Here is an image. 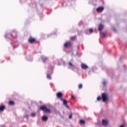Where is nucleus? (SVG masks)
Returning a JSON list of instances; mask_svg holds the SVG:
<instances>
[{"label": "nucleus", "instance_id": "f257e3e1", "mask_svg": "<svg viewBox=\"0 0 127 127\" xmlns=\"http://www.w3.org/2000/svg\"><path fill=\"white\" fill-rule=\"evenodd\" d=\"M56 96L58 99H60L61 101L63 102L64 106V107H65V108L67 109H69V106L67 105L68 104V101L62 98V97H63V94H62L61 92H58L56 94Z\"/></svg>", "mask_w": 127, "mask_h": 127}, {"label": "nucleus", "instance_id": "f03ea898", "mask_svg": "<svg viewBox=\"0 0 127 127\" xmlns=\"http://www.w3.org/2000/svg\"><path fill=\"white\" fill-rule=\"evenodd\" d=\"M10 36L13 38H16L17 37V32L15 30H13L10 34H6L5 35V37H6V38H9Z\"/></svg>", "mask_w": 127, "mask_h": 127}, {"label": "nucleus", "instance_id": "7ed1b4c3", "mask_svg": "<svg viewBox=\"0 0 127 127\" xmlns=\"http://www.w3.org/2000/svg\"><path fill=\"white\" fill-rule=\"evenodd\" d=\"M39 111H43V112H45L46 114H51V110L50 109H48L47 107L44 106H41L39 108Z\"/></svg>", "mask_w": 127, "mask_h": 127}, {"label": "nucleus", "instance_id": "20e7f679", "mask_svg": "<svg viewBox=\"0 0 127 127\" xmlns=\"http://www.w3.org/2000/svg\"><path fill=\"white\" fill-rule=\"evenodd\" d=\"M28 42H29L30 44H36V43H38L39 42H38L36 39L32 36H30L28 39Z\"/></svg>", "mask_w": 127, "mask_h": 127}, {"label": "nucleus", "instance_id": "39448f33", "mask_svg": "<svg viewBox=\"0 0 127 127\" xmlns=\"http://www.w3.org/2000/svg\"><path fill=\"white\" fill-rule=\"evenodd\" d=\"M103 102H108L109 101V94L107 93H104L101 95Z\"/></svg>", "mask_w": 127, "mask_h": 127}, {"label": "nucleus", "instance_id": "423d86ee", "mask_svg": "<svg viewBox=\"0 0 127 127\" xmlns=\"http://www.w3.org/2000/svg\"><path fill=\"white\" fill-rule=\"evenodd\" d=\"M72 46V43L70 41H67L64 44V48H70Z\"/></svg>", "mask_w": 127, "mask_h": 127}, {"label": "nucleus", "instance_id": "0eeeda50", "mask_svg": "<svg viewBox=\"0 0 127 127\" xmlns=\"http://www.w3.org/2000/svg\"><path fill=\"white\" fill-rule=\"evenodd\" d=\"M53 73V70L51 69V70H49L47 72V78L49 80H51V74Z\"/></svg>", "mask_w": 127, "mask_h": 127}, {"label": "nucleus", "instance_id": "6e6552de", "mask_svg": "<svg viewBox=\"0 0 127 127\" xmlns=\"http://www.w3.org/2000/svg\"><path fill=\"white\" fill-rule=\"evenodd\" d=\"M68 65L69 69H72V70H74V69L76 68V66L73 64H72V62H68Z\"/></svg>", "mask_w": 127, "mask_h": 127}, {"label": "nucleus", "instance_id": "1a4fd4ad", "mask_svg": "<svg viewBox=\"0 0 127 127\" xmlns=\"http://www.w3.org/2000/svg\"><path fill=\"white\" fill-rule=\"evenodd\" d=\"M103 29H104V24L100 23L98 25V30L99 32L102 31Z\"/></svg>", "mask_w": 127, "mask_h": 127}, {"label": "nucleus", "instance_id": "9d476101", "mask_svg": "<svg viewBox=\"0 0 127 127\" xmlns=\"http://www.w3.org/2000/svg\"><path fill=\"white\" fill-rule=\"evenodd\" d=\"M102 126H104V127H107L109 125V121L107 120H102Z\"/></svg>", "mask_w": 127, "mask_h": 127}, {"label": "nucleus", "instance_id": "9b49d317", "mask_svg": "<svg viewBox=\"0 0 127 127\" xmlns=\"http://www.w3.org/2000/svg\"><path fill=\"white\" fill-rule=\"evenodd\" d=\"M96 11L97 12H102V11H104V7L103 6H100L98 7L96 9Z\"/></svg>", "mask_w": 127, "mask_h": 127}, {"label": "nucleus", "instance_id": "f8f14e48", "mask_svg": "<svg viewBox=\"0 0 127 127\" xmlns=\"http://www.w3.org/2000/svg\"><path fill=\"white\" fill-rule=\"evenodd\" d=\"M99 33L102 38H105V37H107V34H105V33L103 32L102 31L99 32Z\"/></svg>", "mask_w": 127, "mask_h": 127}, {"label": "nucleus", "instance_id": "ddd939ff", "mask_svg": "<svg viewBox=\"0 0 127 127\" xmlns=\"http://www.w3.org/2000/svg\"><path fill=\"white\" fill-rule=\"evenodd\" d=\"M41 59L42 60V62L44 63L48 60V58L45 57V56H42L41 57Z\"/></svg>", "mask_w": 127, "mask_h": 127}, {"label": "nucleus", "instance_id": "4468645a", "mask_svg": "<svg viewBox=\"0 0 127 127\" xmlns=\"http://www.w3.org/2000/svg\"><path fill=\"white\" fill-rule=\"evenodd\" d=\"M81 67L82 69H84V70H86V69H88V67L87 65L85 64H81Z\"/></svg>", "mask_w": 127, "mask_h": 127}, {"label": "nucleus", "instance_id": "2eb2a0df", "mask_svg": "<svg viewBox=\"0 0 127 127\" xmlns=\"http://www.w3.org/2000/svg\"><path fill=\"white\" fill-rule=\"evenodd\" d=\"M48 120V117L46 116H43L42 117V121H43V122H47V121Z\"/></svg>", "mask_w": 127, "mask_h": 127}, {"label": "nucleus", "instance_id": "dca6fc26", "mask_svg": "<svg viewBox=\"0 0 127 127\" xmlns=\"http://www.w3.org/2000/svg\"><path fill=\"white\" fill-rule=\"evenodd\" d=\"M5 109V106L4 105H0V113H1L4 111Z\"/></svg>", "mask_w": 127, "mask_h": 127}, {"label": "nucleus", "instance_id": "f3484780", "mask_svg": "<svg viewBox=\"0 0 127 127\" xmlns=\"http://www.w3.org/2000/svg\"><path fill=\"white\" fill-rule=\"evenodd\" d=\"M76 39H77V36H71L70 38V40L71 41H74V40H76Z\"/></svg>", "mask_w": 127, "mask_h": 127}, {"label": "nucleus", "instance_id": "a211bd4d", "mask_svg": "<svg viewBox=\"0 0 127 127\" xmlns=\"http://www.w3.org/2000/svg\"><path fill=\"white\" fill-rule=\"evenodd\" d=\"M8 105L9 106H14V105H15V103H14V101L10 100L8 102Z\"/></svg>", "mask_w": 127, "mask_h": 127}, {"label": "nucleus", "instance_id": "6ab92c4d", "mask_svg": "<svg viewBox=\"0 0 127 127\" xmlns=\"http://www.w3.org/2000/svg\"><path fill=\"white\" fill-rule=\"evenodd\" d=\"M85 121H84V120H80V121H79V124H80V125H85Z\"/></svg>", "mask_w": 127, "mask_h": 127}, {"label": "nucleus", "instance_id": "aec40b11", "mask_svg": "<svg viewBox=\"0 0 127 127\" xmlns=\"http://www.w3.org/2000/svg\"><path fill=\"white\" fill-rule=\"evenodd\" d=\"M71 99L72 100H73V101H75L76 100V96L73 94L71 95Z\"/></svg>", "mask_w": 127, "mask_h": 127}, {"label": "nucleus", "instance_id": "412c9836", "mask_svg": "<svg viewBox=\"0 0 127 127\" xmlns=\"http://www.w3.org/2000/svg\"><path fill=\"white\" fill-rule=\"evenodd\" d=\"M88 32L91 34V33H93V32H94V30L93 29H88Z\"/></svg>", "mask_w": 127, "mask_h": 127}, {"label": "nucleus", "instance_id": "4be33fe9", "mask_svg": "<svg viewBox=\"0 0 127 127\" xmlns=\"http://www.w3.org/2000/svg\"><path fill=\"white\" fill-rule=\"evenodd\" d=\"M78 89H82V88H83V84L81 83L78 84Z\"/></svg>", "mask_w": 127, "mask_h": 127}, {"label": "nucleus", "instance_id": "5701e85b", "mask_svg": "<svg viewBox=\"0 0 127 127\" xmlns=\"http://www.w3.org/2000/svg\"><path fill=\"white\" fill-rule=\"evenodd\" d=\"M101 100H102V96L101 97L100 96H98L97 98V101H98V102L101 101Z\"/></svg>", "mask_w": 127, "mask_h": 127}, {"label": "nucleus", "instance_id": "b1692460", "mask_svg": "<svg viewBox=\"0 0 127 127\" xmlns=\"http://www.w3.org/2000/svg\"><path fill=\"white\" fill-rule=\"evenodd\" d=\"M72 117H73V114L72 113H70L68 117V119H72Z\"/></svg>", "mask_w": 127, "mask_h": 127}, {"label": "nucleus", "instance_id": "393cba45", "mask_svg": "<svg viewBox=\"0 0 127 127\" xmlns=\"http://www.w3.org/2000/svg\"><path fill=\"white\" fill-rule=\"evenodd\" d=\"M103 86H107V82H106V81H104L103 82Z\"/></svg>", "mask_w": 127, "mask_h": 127}, {"label": "nucleus", "instance_id": "a878e982", "mask_svg": "<svg viewBox=\"0 0 127 127\" xmlns=\"http://www.w3.org/2000/svg\"><path fill=\"white\" fill-rule=\"evenodd\" d=\"M6 59L7 60H8V61H9V60H10V58H9V57H6Z\"/></svg>", "mask_w": 127, "mask_h": 127}, {"label": "nucleus", "instance_id": "bb28decb", "mask_svg": "<svg viewBox=\"0 0 127 127\" xmlns=\"http://www.w3.org/2000/svg\"><path fill=\"white\" fill-rule=\"evenodd\" d=\"M31 116H32V117H35V114H34V113H32V114H31Z\"/></svg>", "mask_w": 127, "mask_h": 127}, {"label": "nucleus", "instance_id": "cd10ccee", "mask_svg": "<svg viewBox=\"0 0 127 127\" xmlns=\"http://www.w3.org/2000/svg\"><path fill=\"white\" fill-rule=\"evenodd\" d=\"M24 118H28V116L27 115H25V116H24Z\"/></svg>", "mask_w": 127, "mask_h": 127}, {"label": "nucleus", "instance_id": "c85d7f7f", "mask_svg": "<svg viewBox=\"0 0 127 127\" xmlns=\"http://www.w3.org/2000/svg\"><path fill=\"white\" fill-rule=\"evenodd\" d=\"M3 62H4V61H1V63H3Z\"/></svg>", "mask_w": 127, "mask_h": 127}, {"label": "nucleus", "instance_id": "c756f323", "mask_svg": "<svg viewBox=\"0 0 127 127\" xmlns=\"http://www.w3.org/2000/svg\"><path fill=\"white\" fill-rule=\"evenodd\" d=\"M64 0L65 1H69V0Z\"/></svg>", "mask_w": 127, "mask_h": 127}, {"label": "nucleus", "instance_id": "7c9ffc66", "mask_svg": "<svg viewBox=\"0 0 127 127\" xmlns=\"http://www.w3.org/2000/svg\"><path fill=\"white\" fill-rule=\"evenodd\" d=\"M116 29H114V31H116Z\"/></svg>", "mask_w": 127, "mask_h": 127}, {"label": "nucleus", "instance_id": "2f4dec72", "mask_svg": "<svg viewBox=\"0 0 127 127\" xmlns=\"http://www.w3.org/2000/svg\"><path fill=\"white\" fill-rule=\"evenodd\" d=\"M51 68H52V69H53V67H52Z\"/></svg>", "mask_w": 127, "mask_h": 127}]
</instances>
